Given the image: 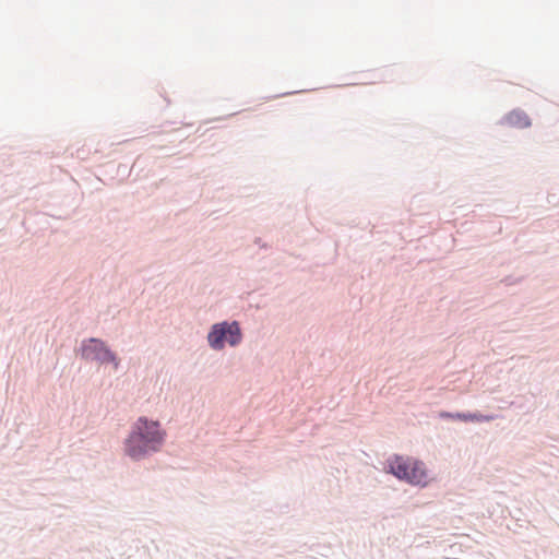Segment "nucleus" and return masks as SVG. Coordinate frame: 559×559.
Returning <instances> with one entry per match:
<instances>
[{
  "label": "nucleus",
  "instance_id": "f257e3e1",
  "mask_svg": "<svg viewBox=\"0 0 559 559\" xmlns=\"http://www.w3.org/2000/svg\"><path fill=\"white\" fill-rule=\"evenodd\" d=\"M166 438V431L158 421L140 417L124 442V452L133 460L143 459L152 452L160 450Z\"/></svg>",
  "mask_w": 559,
  "mask_h": 559
},
{
  "label": "nucleus",
  "instance_id": "f03ea898",
  "mask_svg": "<svg viewBox=\"0 0 559 559\" xmlns=\"http://www.w3.org/2000/svg\"><path fill=\"white\" fill-rule=\"evenodd\" d=\"M390 473L412 485L426 486L429 483L425 464L413 457L395 456L389 461Z\"/></svg>",
  "mask_w": 559,
  "mask_h": 559
},
{
  "label": "nucleus",
  "instance_id": "7ed1b4c3",
  "mask_svg": "<svg viewBox=\"0 0 559 559\" xmlns=\"http://www.w3.org/2000/svg\"><path fill=\"white\" fill-rule=\"evenodd\" d=\"M241 331L238 322H221L212 326L207 342L213 349H223L225 344L236 346L241 342Z\"/></svg>",
  "mask_w": 559,
  "mask_h": 559
},
{
  "label": "nucleus",
  "instance_id": "20e7f679",
  "mask_svg": "<svg viewBox=\"0 0 559 559\" xmlns=\"http://www.w3.org/2000/svg\"><path fill=\"white\" fill-rule=\"evenodd\" d=\"M82 356L86 360H95L102 364L111 362L115 369L119 367V360L104 342L91 338L82 346Z\"/></svg>",
  "mask_w": 559,
  "mask_h": 559
},
{
  "label": "nucleus",
  "instance_id": "39448f33",
  "mask_svg": "<svg viewBox=\"0 0 559 559\" xmlns=\"http://www.w3.org/2000/svg\"><path fill=\"white\" fill-rule=\"evenodd\" d=\"M443 418H451L456 419L461 421H490L493 419V416L491 415H483L480 413H443L441 414Z\"/></svg>",
  "mask_w": 559,
  "mask_h": 559
},
{
  "label": "nucleus",
  "instance_id": "423d86ee",
  "mask_svg": "<svg viewBox=\"0 0 559 559\" xmlns=\"http://www.w3.org/2000/svg\"><path fill=\"white\" fill-rule=\"evenodd\" d=\"M507 122L510 126L515 127V128H520V129L527 128V127L531 126L530 118L527 117V115H525L522 111H512V112H510L508 115V117H507Z\"/></svg>",
  "mask_w": 559,
  "mask_h": 559
}]
</instances>
